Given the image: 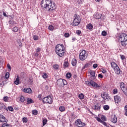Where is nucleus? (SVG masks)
<instances>
[{"label":"nucleus","mask_w":127,"mask_h":127,"mask_svg":"<svg viewBox=\"0 0 127 127\" xmlns=\"http://www.w3.org/2000/svg\"><path fill=\"white\" fill-rule=\"evenodd\" d=\"M34 103V101L31 98H27V105H30V104H33Z\"/></svg>","instance_id":"412c9836"},{"label":"nucleus","mask_w":127,"mask_h":127,"mask_svg":"<svg viewBox=\"0 0 127 127\" xmlns=\"http://www.w3.org/2000/svg\"><path fill=\"white\" fill-rule=\"evenodd\" d=\"M105 100H107V101H110V100H111V96H110L108 94H106Z\"/></svg>","instance_id":"72a5a7b5"},{"label":"nucleus","mask_w":127,"mask_h":127,"mask_svg":"<svg viewBox=\"0 0 127 127\" xmlns=\"http://www.w3.org/2000/svg\"><path fill=\"white\" fill-rule=\"evenodd\" d=\"M40 5L42 9L47 11L54 10L56 8L55 3L51 0H42Z\"/></svg>","instance_id":"f257e3e1"},{"label":"nucleus","mask_w":127,"mask_h":127,"mask_svg":"<svg viewBox=\"0 0 127 127\" xmlns=\"http://www.w3.org/2000/svg\"><path fill=\"white\" fill-rule=\"evenodd\" d=\"M3 15L4 16H5L6 17H10L11 16H7V15H6V13H5V12H3Z\"/></svg>","instance_id":"680f3d73"},{"label":"nucleus","mask_w":127,"mask_h":127,"mask_svg":"<svg viewBox=\"0 0 127 127\" xmlns=\"http://www.w3.org/2000/svg\"><path fill=\"white\" fill-rule=\"evenodd\" d=\"M64 49V45L63 44H58L56 46L55 51L59 57H63L64 54H65Z\"/></svg>","instance_id":"f03ea898"},{"label":"nucleus","mask_w":127,"mask_h":127,"mask_svg":"<svg viewBox=\"0 0 127 127\" xmlns=\"http://www.w3.org/2000/svg\"><path fill=\"white\" fill-rule=\"evenodd\" d=\"M10 17L11 19L9 20V24H10V26H12V25L14 24V21H13V20H12V18L14 17V16L12 15Z\"/></svg>","instance_id":"a211bd4d"},{"label":"nucleus","mask_w":127,"mask_h":127,"mask_svg":"<svg viewBox=\"0 0 127 127\" xmlns=\"http://www.w3.org/2000/svg\"><path fill=\"white\" fill-rule=\"evenodd\" d=\"M118 93V89L115 88L113 90V94H117Z\"/></svg>","instance_id":"3c124183"},{"label":"nucleus","mask_w":127,"mask_h":127,"mask_svg":"<svg viewBox=\"0 0 127 127\" xmlns=\"http://www.w3.org/2000/svg\"><path fill=\"white\" fill-rule=\"evenodd\" d=\"M93 110L94 111H100L101 110V104H99V103H97L92 107Z\"/></svg>","instance_id":"9b49d317"},{"label":"nucleus","mask_w":127,"mask_h":127,"mask_svg":"<svg viewBox=\"0 0 127 127\" xmlns=\"http://www.w3.org/2000/svg\"><path fill=\"white\" fill-rule=\"evenodd\" d=\"M38 55H39V54H38V52L35 53V56H38Z\"/></svg>","instance_id":"774afa93"},{"label":"nucleus","mask_w":127,"mask_h":127,"mask_svg":"<svg viewBox=\"0 0 127 127\" xmlns=\"http://www.w3.org/2000/svg\"><path fill=\"white\" fill-rule=\"evenodd\" d=\"M120 56L122 60H125V59H126L125 56L121 55Z\"/></svg>","instance_id":"052dcab7"},{"label":"nucleus","mask_w":127,"mask_h":127,"mask_svg":"<svg viewBox=\"0 0 127 127\" xmlns=\"http://www.w3.org/2000/svg\"><path fill=\"white\" fill-rule=\"evenodd\" d=\"M69 65V63H68V61H65L64 64V66L65 68H67Z\"/></svg>","instance_id":"c85d7f7f"},{"label":"nucleus","mask_w":127,"mask_h":127,"mask_svg":"<svg viewBox=\"0 0 127 127\" xmlns=\"http://www.w3.org/2000/svg\"><path fill=\"white\" fill-rule=\"evenodd\" d=\"M114 100L116 103L119 104L121 103L122 98H121V97L119 96L118 95H116L114 97Z\"/></svg>","instance_id":"ddd939ff"},{"label":"nucleus","mask_w":127,"mask_h":127,"mask_svg":"<svg viewBox=\"0 0 127 127\" xmlns=\"http://www.w3.org/2000/svg\"><path fill=\"white\" fill-rule=\"evenodd\" d=\"M41 51V49L40 48H37V49H36V52H40V51Z\"/></svg>","instance_id":"e2e57ef3"},{"label":"nucleus","mask_w":127,"mask_h":127,"mask_svg":"<svg viewBox=\"0 0 127 127\" xmlns=\"http://www.w3.org/2000/svg\"><path fill=\"white\" fill-rule=\"evenodd\" d=\"M89 66V64H86L85 65L82 67V70H84V69H86V68H88Z\"/></svg>","instance_id":"ea45409f"},{"label":"nucleus","mask_w":127,"mask_h":127,"mask_svg":"<svg viewBox=\"0 0 127 127\" xmlns=\"http://www.w3.org/2000/svg\"><path fill=\"white\" fill-rule=\"evenodd\" d=\"M7 67L8 68V71H11V66H10V65L9 64H7Z\"/></svg>","instance_id":"79ce46f5"},{"label":"nucleus","mask_w":127,"mask_h":127,"mask_svg":"<svg viewBox=\"0 0 127 127\" xmlns=\"http://www.w3.org/2000/svg\"><path fill=\"white\" fill-rule=\"evenodd\" d=\"M75 125L76 126V127H83L86 126V124L82 122L81 119H77L75 122Z\"/></svg>","instance_id":"9d476101"},{"label":"nucleus","mask_w":127,"mask_h":127,"mask_svg":"<svg viewBox=\"0 0 127 127\" xmlns=\"http://www.w3.org/2000/svg\"><path fill=\"white\" fill-rule=\"evenodd\" d=\"M59 110L61 112H64V111H65V107H64V106H60Z\"/></svg>","instance_id":"c756f323"},{"label":"nucleus","mask_w":127,"mask_h":127,"mask_svg":"<svg viewBox=\"0 0 127 127\" xmlns=\"http://www.w3.org/2000/svg\"><path fill=\"white\" fill-rule=\"evenodd\" d=\"M94 17L96 19H100V18H101V17H102V14H101L99 13H97L95 14Z\"/></svg>","instance_id":"6ab92c4d"},{"label":"nucleus","mask_w":127,"mask_h":127,"mask_svg":"<svg viewBox=\"0 0 127 127\" xmlns=\"http://www.w3.org/2000/svg\"><path fill=\"white\" fill-rule=\"evenodd\" d=\"M47 74L46 73H44V74L43 75V78H44V79H46L47 78Z\"/></svg>","instance_id":"603ef678"},{"label":"nucleus","mask_w":127,"mask_h":127,"mask_svg":"<svg viewBox=\"0 0 127 127\" xmlns=\"http://www.w3.org/2000/svg\"><path fill=\"white\" fill-rule=\"evenodd\" d=\"M19 99L21 103H23L24 101H25V99H24V97H23V96H20Z\"/></svg>","instance_id":"bb28decb"},{"label":"nucleus","mask_w":127,"mask_h":127,"mask_svg":"<svg viewBox=\"0 0 127 127\" xmlns=\"http://www.w3.org/2000/svg\"><path fill=\"white\" fill-rule=\"evenodd\" d=\"M95 119L97 120V121L98 122H99V123H101L103 122V121H102V120H101V118H99V117H96Z\"/></svg>","instance_id":"58836bf2"},{"label":"nucleus","mask_w":127,"mask_h":127,"mask_svg":"<svg viewBox=\"0 0 127 127\" xmlns=\"http://www.w3.org/2000/svg\"><path fill=\"white\" fill-rule=\"evenodd\" d=\"M78 98L80 99V100H83V99L85 98V97L84 96V94L81 93L78 95Z\"/></svg>","instance_id":"a878e982"},{"label":"nucleus","mask_w":127,"mask_h":127,"mask_svg":"<svg viewBox=\"0 0 127 127\" xmlns=\"http://www.w3.org/2000/svg\"><path fill=\"white\" fill-rule=\"evenodd\" d=\"M41 97H42V95L41 94H39L38 96V98L39 100H40V101H42V98H41Z\"/></svg>","instance_id":"8fccbe9b"},{"label":"nucleus","mask_w":127,"mask_h":127,"mask_svg":"<svg viewBox=\"0 0 127 127\" xmlns=\"http://www.w3.org/2000/svg\"><path fill=\"white\" fill-rule=\"evenodd\" d=\"M22 121H23V123H27V122H28L27 118H25V117H24V118L22 119Z\"/></svg>","instance_id":"37998d69"},{"label":"nucleus","mask_w":127,"mask_h":127,"mask_svg":"<svg viewBox=\"0 0 127 127\" xmlns=\"http://www.w3.org/2000/svg\"><path fill=\"white\" fill-rule=\"evenodd\" d=\"M125 111L126 113V115L127 116V105L125 106Z\"/></svg>","instance_id":"4d7b16f0"},{"label":"nucleus","mask_w":127,"mask_h":127,"mask_svg":"<svg viewBox=\"0 0 127 127\" xmlns=\"http://www.w3.org/2000/svg\"><path fill=\"white\" fill-rule=\"evenodd\" d=\"M42 101L43 103H48V104H52L53 102V99L49 95L43 98Z\"/></svg>","instance_id":"1a4fd4ad"},{"label":"nucleus","mask_w":127,"mask_h":127,"mask_svg":"<svg viewBox=\"0 0 127 127\" xmlns=\"http://www.w3.org/2000/svg\"><path fill=\"white\" fill-rule=\"evenodd\" d=\"M3 101H4V102H7V101H8V97L4 96L3 98Z\"/></svg>","instance_id":"c9c22d12"},{"label":"nucleus","mask_w":127,"mask_h":127,"mask_svg":"<svg viewBox=\"0 0 127 127\" xmlns=\"http://www.w3.org/2000/svg\"><path fill=\"white\" fill-rule=\"evenodd\" d=\"M81 22V17L80 16L77 15V14H75L74 15V19L73 21V24L74 26H78L80 24Z\"/></svg>","instance_id":"423d86ee"},{"label":"nucleus","mask_w":127,"mask_h":127,"mask_svg":"<svg viewBox=\"0 0 127 127\" xmlns=\"http://www.w3.org/2000/svg\"><path fill=\"white\" fill-rule=\"evenodd\" d=\"M101 124H102V125H103L105 127H108V124H107V123H106L104 121H102V122H101Z\"/></svg>","instance_id":"864d4df0"},{"label":"nucleus","mask_w":127,"mask_h":127,"mask_svg":"<svg viewBox=\"0 0 127 127\" xmlns=\"http://www.w3.org/2000/svg\"><path fill=\"white\" fill-rule=\"evenodd\" d=\"M49 30H50L51 31H53V30H54V26H53V25H50L49 26Z\"/></svg>","instance_id":"2f4dec72"},{"label":"nucleus","mask_w":127,"mask_h":127,"mask_svg":"<svg viewBox=\"0 0 127 127\" xmlns=\"http://www.w3.org/2000/svg\"><path fill=\"white\" fill-rule=\"evenodd\" d=\"M87 29H89V30L93 29V25L92 24H88L87 26Z\"/></svg>","instance_id":"b1692460"},{"label":"nucleus","mask_w":127,"mask_h":127,"mask_svg":"<svg viewBox=\"0 0 127 127\" xmlns=\"http://www.w3.org/2000/svg\"><path fill=\"white\" fill-rule=\"evenodd\" d=\"M78 3H81V2H83L84 1V0H78Z\"/></svg>","instance_id":"338daca9"},{"label":"nucleus","mask_w":127,"mask_h":127,"mask_svg":"<svg viewBox=\"0 0 127 127\" xmlns=\"http://www.w3.org/2000/svg\"><path fill=\"white\" fill-rule=\"evenodd\" d=\"M124 92V94L126 95V96H127V89L126 88L125 90H124V91H123Z\"/></svg>","instance_id":"0e129e2a"},{"label":"nucleus","mask_w":127,"mask_h":127,"mask_svg":"<svg viewBox=\"0 0 127 127\" xmlns=\"http://www.w3.org/2000/svg\"><path fill=\"white\" fill-rule=\"evenodd\" d=\"M37 110H33L32 112V114L33 115H34V116H36V115H37Z\"/></svg>","instance_id":"e433bc0d"},{"label":"nucleus","mask_w":127,"mask_h":127,"mask_svg":"<svg viewBox=\"0 0 127 127\" xmlns=\"http://www.w3.org/2000/svg\"><path fill=\"white\" fill-rule=\"evenodd\" d=\"M76 33L77 34V35H80V34L82 33V32H81L80 30H76Z\"/></svg>","instance_id":"5fc2aeb1"},{"label":"nucleus","mask_w":127,"mask_h":127,"mask_svg":"<svg viewBox=\"0 0 127 127\" xmlns=\"http://www.w3.org/2000/svg\"><path fill=\"white\" fill-rule=\"evenodd\" d=\"M72 40L73 41V42L76 41V40H77V39H76V38L75 37H73L72 38Z\"/></svg>","instance_id":"69168bd1"},{"label":"nucleus","mask_w":127,"mask_h":127,"mask_svg":"<svg viewBox=\"0 0 127 127\" xmlns=\"http://www.w3.org/2000/svg\"><path fill=\"white\" fill-rule=\"evenodd\" d=\"M64 36L66 38H68L70 36V34L68 33H64Z\"/></svg>","instance_id":"de8ad7c7"},{"label":"nucleus","mask_w":127,"mask_h":127,"mask_svg":"<svg viewBox=\"0 0 127 127\" xmlns=\"http://www.w3.org/2000/svg\"><path fill=\"white\" fill-rule=\"evenodd\" d=\"M110 121H111V122H112V123H113V124H117V123L118 122V119L117 118V116L112 115L111 116Z\"/></svg>","instance_id":"f8f14e48"},{"label":"nucleus","mask_w":127,"mask_h":127,"mask_svg":"<svg viewBox=\"0 0 127 127\" xmlns=\"http://www.w3.org/2000/svg\"><path fill=\"white\" fill-rule=\"evenodd\" d=\"M46 124H47V119H43V127H44V126H45V125H46Z\"/></svg>","instance_id":"473e14b6"},{"label":"nucleus","mask_w":127,"mask_h":127,"mask_svg":"<svg viewBox=\"0 0 127 127\" xmlns=\"http://www.w3.org/2000/svg\"><path fill=\"white\" fill-rule=\"evenodd\" d=\"M98 67V64H94L93 65V67L94 68V69H96V68H97Z\"/></svg>","instance_id":"13d9d810"},{"label":"nucleus","mask_w":127,"mask_h":127,"mask_svg":"<svg viewBox=\"0 0 127 127\" xmlns=\"http://www.w3.org/2000/svg\"><path fill=\"white\" fill-rule=\"evenodd\" d=\"M120 88L123 92H125V90L127 89V88H126V86H125V83L124 82L121 83Z\"/></svg>","instance_id":"f3484780"},{"label":"nucleus","mask_w":127,"mask_h":127,"mask_svg":"<svg viewBox=\"0 0 127 127\" xmlns=\"http://www.w3.org/2000/svg\"><path fill=\"white\" fill-rule=\"evenodd\" d=\"M14 84L16 85H19V76H17V77L14 81Z\"/></svg>","instance_id":"5701e85b"},{"label":"nucleus","mask_w":127,"mask_h":127,"mask_svg":"<svg viewBox=\"0 0 127 127\" xmlns=\"http://www.w3.org/2000/svg\"><path fill=\"white\" fill-rule=\"evenodd\" d=\"M57 84L60 87H63L67 84V81L65 79H60L57 80Z\"/></svg>","instance_id":"6e6552de"},{"label":"nucleus","mask_w":127,"mask_h":127,"mask_svg":"<svg viewBox=\"0 0 127 127\" xmlns=\"http://www.w3.org/2000/svg\"><path fill=\"white\" fill-rule=\"evenodd\" d=\"M5 78L6 79H8V78H9V72H6L5 74Z\"/></svg>","instance_id":"f704fd0d"},{"label":"nucleus","mask_w":127,"mask_h":127,"mask_svg":"<svg viewBox=\"0 0 127 127\" xmlns=\"http://www.w3.org/2000/svg\"><path fill=\"white\" fill-rule=\"evenodd\" d=\"M111 64L112 68L114 69L115 73H116L117 75H120V74H121V69H120V67H119L118 64L115 62H112Z\"/></svg>","instance_id":"39448f33"},{"label":"nucleus","mask_w":127,"mask_h":127,"mask_svg":"<svg viewBox=\"0 0 127 127\" xmlns=\"http://www.w3.org/2000/svg\"><path fill=\"white\" fill-rule=\"evenodd\" d=\"M103 109L105 111H108V110H110V107L109 105H104L103 106Z\"/></svg>","instance_id":"393cba45"},{"label":"nucleus","mask_w":127,"mask_h":127,"mask_svg":"<svg viewBox=\"0 0 127 127\" xmlns=\"http://www.w3.org/2000/svg\"><path fill=\"white\" fill-rule=\"evenodd\" d=\"M98 76V78H101V79H103V78H104V76L102 74H99Z\"/></svg>","instance_id":"bf43d9fd"},{"label":"nucleus","mask_w":127,"mask_h":127,"mask_svg":"<svg viewBox=\"0 0 127 127\" xmlns=\"http://www.w3.org/2000/svg\"><path fill=\"white\" fill-rule=\"evenodd\" d=\"M102 35H103V36H106V35H107V32L105 31H103L102 32Z\"/></svg>","instance_id":"49530a36"},{"label":"nucleus","mask_w":127,"mask_h":127,"mask_svg":"<svg viewBox=\"0 0 127 127\" xmlns=\"http://www.w3.org/2000/svg\"><path fill=\"white\" fill-rule=\"evenodd\" d=\"M101 119L102 120V121H104V122H107V118H106V117L105 116H102L101 117Z\"/></svg>","instance_id":"a18cd8bd"},{"label":"nucleus","mask_w":127,"mask_h":127,"mask_svg":"<svg viewBox=\"0 0 127 127\" xmlns=\"http://www.w3.org/2000/svg\"><path fill=\"white\" fill-rule=\"evenodd\" d=\"M88 58V53L85 50H83L79 54V59L81 61H84V60H86V59Z\"/></svg>","instance_id":"0eeeda50"},{"label":"nucleus","mask_w":127,"mask_h":127,"mask_svg":"<svg viewBox=\"0 0 127 127\" xmlns=\"http://www.w3.org/2000/svg\"><path fill=\"white\" fill-rule=\"evenodd\" d=\"M8 110H9L10 112H13V108L11 106L8 107Z\"/></svg>","instance_id":"a19ab883"},{"label":"nucleus","mask_w":127,"mask_h":127,"mask_svg":"<svg viewBox=\"0 0 127 127\" xmlns=\"http://www.w3.org/2000/svg\"><path fill=\"white\" fill-rule=\"evenodd\" d=\"M54 69H55L56 70H57L59 69V65H58V64H55L54 65Z\"/></svg>","instance_id":"c03bdc74"},{"label":"nucleus","mask_w":127,"mask_h":127,"mask_svg":"<svg viewBox=\"0 0 127 127\" xmlns=\"http://www.w3.org/2000/svg\"><path fill=\"white\" fill-rule=\"evenodd\" d=\"M0 111H8L4 104L0 102Z\"/></svg>","instance_id":"4468645a"},{"label":"nucleus","mask_w":127,"mask_h":127,"mask_svg":"<svg viewBox=\"0 0 127 127\" xmlns=\"http://www.w3.org/2000/svg\"><path fill=\"white\" fill-rule=\"evenodd\" d=\"M0 122L1 123H7V120L3 116V115L0 116Z\"/></svg>","instance_id":"2eb2a0df"},{"label":"nucleus","mask_w":127,"mask_h":127,"mask_svg":"<svg viewBox=\"0 0 127 127\" xmlns=\"http://www.w3.org/2000/svg\"><path fill=\"white\" fill-rule=\"evenodd\" d=\"M9 125L8 124H3L0 127H8Z\"/></svg>","instance_id":"4c0bfd02"},{"label":"nucleus","mask_w":127,"mask_h":127,"mask_svg":"<svg viewBox=\"0 0 127 127\" xmlns=\"http://www.w3.org/2000/svg\"><path fill=\"white\" fill-rule=\"evenodd\" d=\"M23 92H24V93H27L28 94H31L32 91L31 90V89L30 88H25L23 90Z\"/></svg>","instance_id":"dca6fc26"},{"label":"nucleus","mask_w":127,"mask_h":127,"mask_svg":"<svg viewBox=\"0 0 127 127\" xmlns=\"http://www.w3.org/2000/svg\"><path fill=\"white\" fill-rule=\"evenodd\" d=\"M119 41L121 42L122 46L127 47V35L125 33H122L119 36Z\"/></svg>","instance_id":"7ed1b4c3"},{"label":"nucleus","mask_w":127,"mask_h":127,"mask_svg":"<svg viewBox=\"0 0 127 127\" xmlns=\"http://www.w3.org/2000/svg\"><path fill=\"white\" fill-rule=\"evenodd\" d=\"M90 75L91 77L93 78V79H96V72H95V71L91 70L90 72Z\"/></svg>","instance_id":"4be33fe9"},{"label":"nucleus","mask_w":127,"mask_h":127,"mask_svg":"<svg viewBox=\"0 0 127 127\" xmlns=\"http://www.w3.org/2000/svg\"><path fill=\"white\" fill-rule=\"evenodd\" d=\"M77 61L76 59H73L71 61V65L72 66H76L77 65Z\"/></svg>","instance_id":"aec40b11"},{"label":"nucleus","mask_w":127,"mask_h":127,"mask_svg":"<svg viewBox=\"0 0 127 127\" xmlns=\"http://www.w3.org/2000/svg\"><path fill=\"white\" fill-rule=\"evenodd\" d=\"M71 76H72V74H71V73H70V72H68L66 74V77L67 79H70V78H71Z\"/></svg>","instance_id":"cd10ccee"},{"label":"nucleus","mask_w":127,"mask_h":127,"mask_svg":"<svg viewBox=\"0 0 127 127\" xmlns=\"http://www.w3.org/2000/svg\"><path fill=\"white\" fill-rule=\"evenodd\" d=\"M85 84L86 85H87V86H89V87L92 86L93 88H97L98 89H101V85H98L97 83L93 80L86 81H85Z\"/></svg>","instance_id":"20e7f679"},{"label":"nucleus","mask_w":127,"mask_h":127,"mask_svg":"<svg viewBox=\"0 0 127 127\" xmlns=\"http://www.w3.org/2000/svg\"><path fill=\"white\" fill-rule=\"evenodd\" d=\"M106 94L104 93L103 94H101V97L102 98H103V99H104V100H106Z\"/></svg>","instance_id":"09e8293b"},{"label":"nucleus","mask_w":127,"mask_h":127,"mask_svg":"<svg viewBox=\"0 0 127 127\" xmlns=\"http://www.w3.org/2000/svg\"><path fill=\"white\" fill-rule=\"evenodd\" d=\"M33 39L35 40H38V36L35 35L33 36Z\"/></svg>","instance_id":"6e6d98bb"},{"label":"nucleus","mask_w":127,"mask_h":127,"mask_svg":"<svg viewBox=\"0 0 127 127\" xmlns=\"http://www.w3.org/2000/svg\"><path fill=\"white\" fill-rule=\"evenodd\" d=\"M12 31L14 32H17V31H18V28L16 26L14 27L13 28Z\"/></svg>","instance_id":"7c9ffc66"}]
</instances>
